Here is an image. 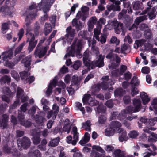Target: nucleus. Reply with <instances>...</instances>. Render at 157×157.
<instances>
[{
  "instance_id": "obj_42",
  "label": "nucleus",
  "mask_w": 157,
  "mask_h": 157,
  "mask_svg": "<svg viewBox=\"0 0 157 157\" xmlns=\"http://www.w3.org/2000/svg\"><path fill=\"white\" fill-rule=\"evenodd\" d=\"M143 147H144L146 148H148V150L150 151H152V149L150 148L151 147V148L154 150L155 151L156 149V147L155 146H154L152 143H151L150 144H143Z\"/></svg>"
},
{
  "instance_id": "obj_48",
  "label": "nucleus",
  "mask_w": 157,
  "mask_h": 157,
  "mask_svg": "<svg viewBox=\"0 0 157 157\" xmlns=\"http://www.w3.org/2000/svg\"><path fill=\"white\" fill-rule=\"evenodd\" d=\"M35 12H36L35 13H33V14L30 13L29 15H27L25 19V21L26 22L28 21L29 20H30V19H32L36 16V10H35Z\"/></svg>"
},
{
  "instance_id": "obj_2",
  "label": "nucleus",
  "mask_w": 157,
  "mask_h": 157,
  "mask_svg": "<svg viewBox=\"0 0 157 157\" xmlns=\"http://www.w3.org/2000/svg\"><path fill=\"white\" fill-rule=\"evenodd\" d=\"M76 40H74L71 47L68 48L67 53L64 57V59L70 56H74L75 53L77 57L79 58L82 57L81 55L79 54V53L82 48V41L79 40L76 42Z\"/></svg>"
},
{
  "instance_id": "obj_52",
  "label": "nucleus",
  "mask_w": 157,
  "mask_h": 157,
  "mask_svg": "<svg viewBox=\"0 0 157 157\" xmlns=\"http://www.w3.org/2000/svg\"><path fill=\"white\" fill-rule=\"evenodd\" d=\"M139 82L137 79L136 77L134 76L131 80V84H133L135 86H137L139 84Z\"/></svg>"
},
{
  "instance_id": "obj_56",
  "label": "nucleus",
  "mask_w": 157,
  "mask_h": 157,
  "mask_svg": "<svg viewBox=\"0 0 157 157\" xmlns=\"http://www.w3.org/2000/svg\"><path fill=\"white\" fill-rule=\"evenodd\" d=\"M23 91L20 87H18L17 89V96L18 98L22 97L23 94Z\"/></svg>"
},
{
  "instance_id": "obj_49",
  "label": "nucleus",
  "mask_w": 157,
  "mask_h": 157,
  "mask_svg": "<svg viewBox=\"0 0 157 157\" xmlns=\"http://www.w3.org/2000/svg\"><path fill=\"white\" fill-rule=\"evenodd\" d=\"M17 118L20 122V123L23 122L24 121L25 118V117L23 113H22L20 111L19 112Z\"/></svg>"
},
{
  "instance_id": "obj_21",
  "label": "nucleus",
  "mask_w": 157,
  "mask_h": 157,
  "mask_svg": "<svg viewBox=\"0 0 157 157\" xmlns=\"http://www.w3.org/2000/svg\"><path fill=\"white\" fill-rule=\"evenodd\" d=\"M90 135L88 132H86L85 133L84 137L80 141V144L82 146H84L85 144L88 142L90 139Z\"/></svg>"
},
{
  "instance_id": "obj_60",
  "label": "nucleus",
  "mask_w": 157,
  "mask_h": 157,
  "mask_svg": "<svg viewBox=\"0 0 157 157\" xmlns=\"http://www.w3.org/2000/svg\"><path fill=\"white\" fill-rule=\"evenodd\" d=\"M106 118L105 117L102 115H100L98 117V122L100 124H103L106 121Z\"/></svg>"
},
{
  "instance_id": "obj_32",
  "label": "nucleus",
  "mask_w": 157,
  "mask_h": 157,
  "mask_svg": "<svg viewBox=\"0 0 157 157\" xmlns=\"http://www.w3.org/2000/svg\"><path fill=\"white\" fill-rule=\"evenodd\" d=\"M52 29L49 23H46L45 25L44 33L45 35H48L52 31Z\"/></svg>"
},
{
  "instance_id": "obj_46",
  "label": "nucleus",
  "mask_w": 157,
  "mask_h": 157,
  "mask_svg": "<svg viewBox=\"0 0 157 157\" xmlns=\"http://www.w3.org/2000/svg\"><path fill=\"white\" fill-rule=\"evenodd\" d=\"M141 3L139 1L135 2L133 5V7L135 10H139L141 7Z\"/></svg>"
},
{
  "instance_id": "obj_30",
  "label": "nucleus",
  "mask_w": 157,
  "mask_h": 157,
  "mask_svg": "<svg viewBox=\"0 0 157 157\" xmlns=\"http://www.w3.org/2000/svg\"><path fill=\"white\" fill-rule=\"evenodd\" d=\"M76 17L77 19L81 18L83 21H85L88 17L87 14L81 11H79L77 13Z\"/></svg>"
},
{
  "instance_id": "obj_39",
  "label": "nucleus",
  "mask_w": 157,
  "mask_h": 157,
  "mask_svg": "<svg viewBox=\"0 0 157 157\" xmlns=\"http://www.w3.org/2000/svg\"><path fill=\"white\" fill-rule=\"evenodd\" d=\"M115 131V129H113L110 127V128H107L105 130V135L107 136H111L113 135Z\"/></svg>"
},
{
  "instance_id": "obj_33",
  "label": "nucleus",
  "mask_w": 157,
  "mask_h": 157,
  "mask_svg": "<svg viewBox=\"0 0 157 157\" xmlns=\"http://www.w3.org/2000/svg\"><path fill=\"white\" fill-rule=\"evenodd\" d=\"M102 83H107L109 84L110 85H113L114 84V82L111 79L109 78V76H105L103 77L102 78Z\"/></svg>"
},
{
  "instance_id": "obj_25",
  "label": "nucleus",
  "mask_w": 157,
  "mask_h": 157,
  "mask_svg": "<svg viewBox=\"0 0 157 157\" xmlns=\"http://www.w3.org/2000/svg\"><path fill=\"white\" fill-rule=\"evenodd\" d=\"M31 58L32 56L30 55L22 60V62L24 63L25 67H28L30 66L31 62Z\"/></svg>"
},
{
  "instance_id": "obj_57",
  "label": "nucleus",
  "mask_w": 157,
  "mask_h": 157,
  "mask_svg": "<svg viewBox=\"0 0 157 157\" xmlns=\"http://www.w3.org/2000/svg\"><path fill=\"white\" fill-rule=\"evenodd\" d=\"M97 110L99 113H105L106 112L105 108L101 105H99L97 108Z\"/></svg>"
},
{
  "instance_id": "obj_62",
  "label": "nucleus",
  "mask_w": 157,
  "mask_h": 157,
  "mask_svg": "<svg viewBox=\"0 0 157 157\" xmlns=\"http://www.w3.org/2000/svg\"><path fill=\"white\" fill-rule=\"evenodd\" d=\"M152 35L151 30H148L145 33V37L147 39H151L152 38Z\"/></svg>"
},
{
  "instance_id": "obj_35",
  "label": "nucleus",
  "mask_w": 157,
  "mask_h": 157,
  "mask_svg": "<svg viewBox=\"0 0 157 157\" xmlns=\"http://www.w3.org/2000/svg\"><path fill=\"white\" fill-rule=\"evenodd\" d=\"M29 157H41V154L38 150H35L33 152H30L28 153Z\"/></svg>"
},
{
  "instance_id": "obj_12",
  "label": "nucleus",
  "mask_w": 157,
  "mask_h": 157,
  "mask_svg": "<svg viewBox=\"0 0 157 157\" xmlns=\"http://www.w3.org/2000/svg\"><path fill=\"white\" fill-rule=\"evenodd\" d=\"M59 111V107L56 104H54L52 107V110L48 112L47 117L48 119L52 117L53 119L56 118V116Z\"/></svg>"
},
{
  "instance_id": "obj_63",
  "label": "nucleus",
  "mask_w": 157,
  "mask_h": 157,
  "mask_svg": "<svg viewBox=\"0 0 157 157\" xmlns=\"http://www.w3.org/2000/svg\"><path fill=\"white\" fill-rule=\"evenodd\" d=\"M79 34L81 35L83 38L86 39L87 38L88 33L86 31H82L80 32Z\"/></svg>"
},
{
  "instance_id": "obj_23",
  "label": "nucleus",
  "mask_w": 157,
  "mask_h": 157,
  "mask_svg": "<svg viewBox=\"0 0 157 157\" xmlns=\"http://www.w3.org/2000/svg\"><path fill=\"white\" fill-rule=\"evenodd\" d=\"M60 138L57 137L51 140L48 143V145L51 147H54L56 146L58 144L60 141Z\"/></svg>"
},
{
  "instance_id": "obj_9",
  "label": "nucleus",
  "mask_w": 157,
  "mask_h": 157,
  "mask_svg": "<svg viewBox=\"0 0 157 157\" xmlns=\"http://www.w3.org/2000/svg\"><path fill=\"white\" fill-rule=\"evenodd\" d=\"M47 50L46 47H38L37 46L34 53V55L36 58L38 57L39 58L43 57L45 55Z\"/></svg>"
},
{
  "instance_id": "obj_55",
  "label": "nucleus",
  "mask_w": 157,
  "mask_h": 157,
  "mask_svg": "<svg viewBox=\"0 0 157 157\" xmlns=\"http://www.w3.org/2000/svg\"><path fill=\"white\" fill-rule=\"evenodd\" d=\"M105 150L108 152H113L114 151V147L111 145H107L106 146Z\"/></svg>"
},
{
  "instance_id": "obj_18",
  "label": "nucleus",
  "mask_w": 157,
  "mask_h": 157,
  "mask_svg": "<svg viewBox=\"0 0 157 157\" xmlns=\"http://www.w3.org/2000/svg\"><path fill=\"white\" fill-rule=\"evenodd\" d=\"M8 120V116L6 114L3 115L1 120H0V127L3 126V128L6 127Z\"/></svg>"
},
{
  "instance_id": "obj_36",
  "label": "nucleus",
  "mask_w": 157,
  "mask_h": 157,
  "mask_svg": "<svg viewBox=\"0 0 157 157\" xmlns=\"http://www.w3.org/2000/svg\"><path fill=\"white\" fill-rule=\"evenodd\" d=\"M36 122L38 124L42 125L45 118L43 117L36 115L35 117Z\"/></svg>"
},
{
  "instance_id": "obj_45",
  "label": "nucleus",
  "mask_w": 157,
  "mask_h": 157,
  "mask_svg": "<svg viewBox=\"0 0 157 157\" xmlns=\"http://www.w3.org/2000/svg\"><path fill=\"white\" fill-rule=\"evenodd\" d=\"M94 37L96 40H99V35L100 34V31L98 29L95 28L94 29Z\"/></svg>"
},
{
  "instance_id": "obj_10",
  "label": "nucleus",
  "mask_w": 157,
  "mask_h": 157,
  "mask_svg": "<svg viewBox=\"0 0 157 157\" xmlns=\"http://www.w3.org/2000/svg\"><path fill=\"white\" fill-rule=\"evenodd\" d=\"M15 4V2L13 1L5 0L4 5L2 7L5 8L7 14L10 15L12 14V11L13 8Z\"/></svg>"
},
{
  "instance_id": "obj_50",
  "label": "nucleus",
  "mask_w": 157,
  "mask_h": 157,
  "mask_svg": "<svg viewBox=\"0 0 157 157\" xmlns=\"http://www.w3.org/2000/svg\"><path fill=\"white\" fill-rule=\"evenodd\" d=\"M26 44L25 42H24L21 43L19 46L15 50V52L16 53H18V52H20L22 50L23 46Z\"/></svg>"
},
{
  "instance_id": "obj_5",
  "label": "nucleus",
  "mask_w": 157,
  "mask_h": 157,
  "mask_svg": "<svg viewBox=\"0 0 157 157\" xmlns=\"http://www.w3.org/2000/svg\"><path fill=\"white\" fill-rule=\"evenodd\" d=\"M26 35L27 38V42L29 40H30L28 47V50L29 51V53H30L35 48L38 41L37 40L34 41L35 40V36L34 34L32 33H26Z\"/></svg>"
},
{
  "instance_id": "obj_17",
  "label": "nucleus",
  "mask_w": 157,
  "mask_h": 157,
  "mask_svg": "<svg viewBox=\"0 0 157 157\" xmlns=\"http://www.w3.org/2000/svg\"><path fill=\"white\" fill-rule=\"evenodd\" d=\"M113 3V4L111 5L110 8L114 11H118L120 10V8L119 5L120 4V2L118 0H109Z\"/></svg>"
},
{
  "instance_id": "obj_40",
  "label": "nucleus",
  "mask_w": 157,
  "mask_h": 157,
  "mask_svg": "<svg viewBox=\"0 0 157 157\" xmlns=\"http://www.w3.org/2000/svg\"><path fill=\"white\" fill-rule=\"evenodd\" d=\"M114 154L115 157H124L125 155L124 152L120 149L115 151Z\"/></svg>"
},
{
  "instance_id": "obj_58",
  "label": "nucleus",
  "mask_w": 157,
  "mask_h": 157,
  "mask_svg": "<svg viewBox=\"0 0 157 157\" xmlns=\"http://www.w3.org/2000/svg\"><path fill=\"white\" fill-rule=\"evenodd\" d=\"M81 61L79 60H77L75 62L73 66V67L75 70L78 69L81 66Z\"/></svg>"
},
{
  "instance_id": "obj_20",
  "label": "nucleus",
  "mask_w": 157,
  "mask_h": 157,
  "mask_svg": "<svg viewBox=\"0 0 157 157\" xmlns=\"http://www.w3.org/2000/svg\"><path fill=\"white\" fill-rule=\"evenodd\" d=\"M56 83L57 80L55 79H53L52 81L50 83L46 92L48 96H49L52 93L53 87L56 86Z\"/></svg>"
},
{
  "instance_id": "obj_19",
  "label": "nucleus",
  "mask_w": 157,
  "mask_h": 157,
  "mask_svg": "<svg viewBox=\"0 0 157 157\" xmlns=\"http://www.w3.org/2000/svg\"><path fill=\"white\" fill-rule=\"evenodd\" d=\"M73 132V142L74 144H76L78 140L79 133L77 132V129L76 127H74L72 129Z\"/></svg>"
},
{
  "instance_id": "obj_24",
  "label": "nucleus",
  "mask_w": 157,
  "mask_h": 157,
  "mask_svg": "<svg viewBox=\"0 0 157 157\" xmlns=\"http://www.w3.org/2000/svg\"><path fill=\"white\" fill-rule=\"evenodd\" d=\"M140 96L143 101V104H147L150 101V99L146 93L144 92H141L140 93Z\"/></svg>"
},
{
  "instance_id": "obj_47",
  "label": "nucleus",
  "mask_w": 157,
  "mask_h": 157,
  "mask_svg": "<svg viewBox=\"0 0 157 157\" xmlns=\"http://www.w3.org/2000/svg\"><path fill=\"white\" fill-rule=\"evenodd\" d=\"M76 106L80 111L82 112L83 114L85 113V109L84 107H82V104L81 103L79 102H76Z\"/></svg>"
},
{
  "instance_id": "obj_53",
  "label": "nucleus",
  "mask_w": 157,
  "mask_h": 157,
  "mask_svg": "<svg viewBox=\"0 0 157 157\" xmlns=\"http://www.w3.org/2000/svg\"><path fill=\"white\" fill-rule=\"evenodd\" d=\"M105 23L106 20L105 18H101L97 21V26L100 27L102 25L105 24Z\"/></svg>"
},
{
  "instance_id": "obj_16",
  "label": "nucleus",
  "mask_w": 157,
  "mask_h": 157,
  "mask_svg": "<svg viewBox=\"0 0 157 157\" xmlns=\"http://www.w3.org/2000/svg\"><path fill=\"white\" fill-rule=\"evenodd\" d=\"M90 59L88 51H85L83 55V61L85 66H91L92 61H91Z\"/></svg>"
},
{
  "instance_id": "obj_11",
  "label": "nucleus",
  "mask_w": 157,
  "mask_h": 157,
  "mask_svg": "<svg viewBox=\"0 0 157 157\" xmlns=\"http://www.w3.org/2000/svg\"><path fill=\"white\" fill-rule=\"evenodd\" d=\"M17 143L18 146H21L25 149H27L30 145V140L26 137H24L21 140H17Z\"/></svg>"
},
{
  "instance_id": "obj_7",
  "label": "nucleus",
  "mask_w": 157,
  "mask_h": 157,
  "mask_svg": "<svg viewBox=\"0 0 157 157\" xmlns=\"http://www.w3.org/2000/svg\"><path fill=\"white\" fill-rule=\"evenodd\" d=\"M82 102L84 104H88L91 106L96 105L98 104L97 100L93 99L90 94H85L82 98Z\"/></svg>"
},
{
  "instance_id": "obj_44",
  "label": "nucleus",
  "mask_w": 157,
  "mask_h": 157,
  "mask_svg": "<svg viewBox=\"0 0 157 157\" xmlns=\"http://www.w3.org/2000/svg\"><path fill=\"white\" fill-rule=\"evenodd\" d=\"M114 93L116 96H121L124 93V92L121 88H118L115 90Z\"/></svg>"
},
{
  "instance_id": "obj_26",
  "label": "nucleus",
  "mask_w": 157,
  "mask_h": 157,
  "mask_svg": "<svg viewBox=\"0 0 157 157\" xmlns=\"http://www.w3.org/2000/svg\"><path fill=\"white\" fill-rule=\"evenodd\" d=\"M92 124L90 120H87L86 122L82 123V128H84L86 131H91V126Z\"/></svg>"
},
{
  "instance_id": "obj_29",
  "label": "nucleus",
  "mask_w": 157,
  "mask_h": 157,
  "mask_svg": "<svg viewBox=\"0 0 157 157\" xmlns=\"http://www.w3.org/2000/svg\"><path fill=\"white\" fill-rule=\"evenodd\" d=\"M72 25L73 26L75 27L77 29V31L80 29L82 26V24L80 22L78 23L77 18L73 19L72 21Z\"/></svg>"
},
{
  "instance_id": "obj_38",
  "label": "nucleus",
  "mask_w": 157,
  "mask_h": 157,
  "mask_svg": "<svg viewBox=\"0 0 157 157\" xmlns=\"http://www.w3.org/2000/svg\"><path fill=\"white\" fill-rule=\"evenodd\" d=\"M139 132L136 130L131 131L128 134L130 138L133 139L136 138L139 136Z\"/></svg>"
},
{
  "instance_id": "obj_28",
  "label": "nucleus",
  "mask_w": 157,
  "mask_h": 157,
  "mask_svg": "<svg viewBox=\"0 0 157 157\" xmlns=\"http://www.w3.org/2000/svg\"><path fill=\"white\" fill-rule=\"evenodd\" d=\"M10 24V21H8L7 22L4 23L2 24L1 27L2 32L3 34L6 33V31L9 29V25Z\"/></svg>"
},
{
  "instance_id": "obj_6",
  "label": "nucleus",
  "mask_w": 157,
  "mask_h": 157,
  "mask_svg": "<svg viewBox=\"0 0 157 157\" xmlns=\"http://www.w3.org/2000/svg\"><path fill=\"white\" fill-rule=\"evenodd\" d=\"M105 56H102L101 54H99L97 57V59L93 61H92L91 63V66L92 69H94L95 67H101L103 66L104 65V59Z\"/></svg>"
},
{
  "instance_id": "obj_1",
  "label": "nucleus",
  "mask_w": 157,
  "mask_h": 157,
  "mask_svg": "<svg viewBox=\"0 0 157 157\" xmlns=\"http://www.w3.org/2000/svg\"><path fill=\"white\" fill-rule=\"evenodd\" d=\"M133 106H129L122 111L121 113L118 115V118L122 120L125 118L127 113H132L138 112L141 106V101L139 99L134 98L133 100Z\"/></svg>"
},
{
  "instance_id": "obj_14",
  "label": "nucleus",
  "mask_w": 157,
  "mask_h": 157,
  "mask_svg": "<svg viewBox=\"0 0 157 157\" xmlns=\"http://www.w3.org/2000/svg\"><path fill=\"white\" fill-rule=\"evenodd\" d=\"M118 132L121 135L119 137V140L121 142L126 141L128 139L126 131L122 128H119L118 130Z\"/></svg>"
},
{
  "instance_id": "obj_43",
  "label": "nucleus",
  "mask_w": 157,
  "mask_h": 157,
  "mask_svg": "<svg viewBox=\"0 0 157 157\" xmlns=\"http://www.w3.org/2000/svg\"><path fill=\"white\" fill-rule=\"evenodd\" d=\"M63 147L61 146H59L57 147L58 151L60 152L58 157H67L65 155V152L63 151Z\"/></svg>"
},
{
  "instance_id": "obj_41",
  "label": "nucleus",
  "mask_w": 157,
  "mask_h": 157,
  "mask_svg": "<svg viewBox=\"0 0 157 157\" xmlns=\"http://www.w3.org/2000/svg\"><path fill=\"white\" fill-rule=\"evenodd\" d=\"M130 4V2H124V8L128 10V12L129 14H131L132 13Z\"/></svg>"
},
{
  "instance_id": "obj_51",
  "label": "nucleus",
  "mask_w": 157,
  "mask_h": 157,
  "mask_svg": "<svg viewBox=\"0 0 157 157\" xmlns=\"http://www.w3.org/2000/svg\"><path fill=\"white\" fill-rule=\"evenodd\" d=\"M92 148L93 149H95L99 151L103 154L105 153V151L102 148L99 146L94 145L92 147Z\"/></svg>"
},
{
  "instance_id": "obj_34",
  "label": "nucleus",
  "mask_w": 157,
  "mask_h": 157,
  "mask_svg": "<svg viewBox=\"0 0 157 157\" xmlns=\"http://www.w3.org/2000/svg\"><path fill=\"white\" fill-rule=\"evenodd\" d=\"M11 80V78L9 76L5 75L0 79V82L1 84H5L6 82L9 83L10 82Z\"/></svg>"
},
{
  "instance_id": "obj_3",
  "label": "nucleus",
  "mask_w": 157,
  "mask_h": 157,
  "mask_svg": "<svg viewBox=\"0 0 157 157\" xmlns=\"http://www.w3.org/2000/svg\"><path fill=\"white\" fill-rule=\"evenodd\" d=\"M148 7H147L143 14L147 13L150 19L155 18L156 15L155 12L157 9V0H151L147 3Z\"/></svg>"
},
{
  "instance_id": "obj_61",
  "label": "nucleus",
  "mask_w": 157,
  "mask_h": 157,
  "mask_svg": "<svg viewBox=\"0 0 157 157\" xmlns=\"http://www.w3.org/2000/svg\"><path fill=\"white\" fill-rule=\"evenodd\" d=\"M139 91L137 88L135 87H132L131 90V95L132 97H134L139 93Z\"/></svg>"
},
{
  "instance_id": "obj_27",
  "label": "nucleus",
  "mask_w": 157,
  "mask_h": 157,
  "mask_svg": "<svg viewBox=\"0 0 157 157\" xmlns=\"http://www.w3.org/2000/svg\"><path fill=\"white\" fill-rule=\"evenodd\" d=\"M121 126V124L117 121H113L110 124V126L113 129L116 131L118 129L120 128V127Z\"/></svg>"
},
{
  "instance_id": "obj_13",
  "label": "nucleus",
  "mask_w": 157,
  "mask_h": 157,
  "mask_svg": "<svg viewBox=\"0 0 157 157\" xmlns=\"http://www.w3.org/2000/svg\"><path fill=\"white\" fill-rule=\"evenodd\" d=\"M146 19H147V16L145 15L137 17L135 20L134 23L133 24L131 27H129V30H131L134 29H136L137 26L139 25L140 23Z\"/></svg>"
},
{
  "instance_id": "obj_37",
  "label": "nucleus",
  "mask_w": 157,
  "mask_h": 157,
  "mask_svg": "<svg viewBox=\"0 0 157 157\" xmlns=\"http://www.w3.org/2000/svg\"><path fill=\"white\" fill-rule=\"evenodd\" d=\"M40 134V132L38 131L37 133V136L35 135L33 136V141L35 144L37 145L40 143V140L39 136H38Z\"/></svg>"
},
{
  "instance_id": "obj_64",
  "label": "nucleus",
  "mask_w": 157,
  "mask_h": 157,
  "mask_svg": "<svg viewBox=\"0 0 157 157\" xmlns=\"http://www.w3.org/2000/svg\"><path fill=\"white\" fill-rule=\"evenodd\" d=\"M67 90L69 94L72 95L75 92L74 86H73L72 85L71 86H70L69 87H67Z\"/></svg>"
},
{
  "instance_id": "obj_54",
  "label": "nucleus",
  "mask_w": 157,
  "mask_h": 157,
  "mask_svg": "<svg viewBox=\"0 0 157 157\" xmlns=\"http://www.w3.org/2000/svg\"><path fill=\"white\" fill-rule=\"evenodd\" d=\"M11 76L14 78L17 81L19 79V76L18 73L15 71L13 70L11 71Z\"/></svg>"
},
{
  "instance_id": "obj_22",
  "label": "nucleus",
  "mask_w": 157,
  "mask_h": 157,
  "mask_svg": "<svg viewBox=\"0 0 157 157\" xmlns=\"http://www.w3.org/2000/svg\"><path fill=\"white\" fill-rule=\"evenodd\" d=\"M81 80V78L78 77L77 75H74L72 78L71 82L73 86H78L80 84V82Z\"/></svg>"
},
{
  "instance_id": "obj_4",
  "label": "nucleus",
  "mask_w": 157,
  "mask_h": 157,
  "mask_svg": "<svg viewBox=\"0 0 157 157\" xmlns=\"http://www.w3.org/2000/svg\"><path fill=\"white\" fill-rule=\"evenodd\" d=\"M106 57L110 60L111 64L109 65V68L116 69L120 65L121 59L117 54L113 53L112 52H111L109 53Z\"/></svg>"
},
{
  "instance_id": "obj_59",
  "label": "nucleus",
  "mask_w": 157,
  "mask_h": 157,
  "mask_svg": "<svg viewBox=\"0 0 157 157\" xmlns=\"http://www.w3.org/2000/svg\"><path fill=\"white\" fill-rule=\"evenodd\" d=\"M15 63L9 62L8 61L6 60L4 64V65L11 68H13L15 65Z\"/></svg>"
},
{
  "instance_id": "obj_15",
  "label": "nucleus",
  "mask_w": 157,
  "mask_h": 157,
  "mask_svg": "<svg viewBox=\"0 0 157 157\" xmlns=\"http://www.w3.org/2000/svg\"><path fill=\"white\" fill-rule=\"evenodd\" d=\"M97 19L95 16H93L90 18L87 24L88 26V30L89 32H91L94 27V25L97 24Z\"/></svg>"
},
{
  "instance_id": "obj_31",
  "label": "nucleus",
  "mask_w": 157,
  "mask_h": 157,
  "mask_svg": "<svg viewBox=\"0 0 157 157\" xmlns=\"http://www.w3.org/2000/svg\"><path fill=\"white\" fill-rule=\"evenodd\" d=\"M21 77V79L24 81L25 83L27 82V78L30 75L29 73L23 71L20 73Z\"/></svg>"
},
{
  "instance_id": "obj_8",
  "label": "nucleus",
  "mask_w": 157,
  "mask_h": 157,
  "mask_svg": "<svg viewBox=\"0 0 157 157\" xmlns=\"http://www.w3.org/2000/svg\"><path fill=\"white\" fill-rule=\"evenodd\" d=\"M66 32L65 37L67 41L70 43L75 36L76 33L75 30L72 28L71 26H69L66 29Z\"/></svg>"
}]
</instances>
